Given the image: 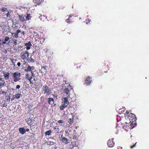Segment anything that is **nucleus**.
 I'll list each match as a JSON object with an SVG mask.
<instances>
[{"label":"nucleus","instance_id":"f257e3e1","mask_svg":"<svg viewBox=\"0 0 149 149\" xmlns=\"http://www.w3.org/2000/svg\"><path fill=\"white\" fill-rule=\"evenodd\" d=\"M135 123H133L127 120V121L125 122L124 124V125L123 126V128L128 131L134 127V124Z\"/></svg>","mask_w":149,"mask_h":149},{"label":"nucleus","instance_id":"f03ea898","mask_svg":"<svg viewBox=\"0 0 149 149\" xmlns=\"http://www.w3.org/2000/svg\"><path fill=\"white\" fill-rule=\"evenodd\" d=\"M127 117V119H129V121L132 123L135 122L137 119L136 115L132 113H130L129 115H128Z\"/></svg>","mask_w":149,"mask_h":149},{"label":"nucleus","instance_id":"7ed1b4c3","mask_svg":"<svg viewBox=\"0 0 149 149\" xmlns=\"http://www.w3.org/2000/svg\"><path fill=\"white\" fill-rule=\"evenodd\" d=\"M42 89L44 92L43 94H46L48 95H50L52 93V90L50 88L47 86V85H44L42 87Z\"/></svg>","mask_w":149,"mask_h":149},{"label":"nucleus","instance_id":"20e7f679","mask_svg":"<svg viewBox=\"0 0 149 149\" xmlns=\"http://www.w3.org/2000/svg\"><path fill=\"white\" fill-rule=\"evenodd\" d=\"M12 77L14 78L13 81L16 82L20 79L21 73L19 72H15L12 74Z\"/></svg>","mask_w":149,"mask_h":149},{"label":"nucleus","instance_id":"39448f33","mask_svg":"<svg viewBox=\"0 0 149 149\" xmlns=\"http://www.w3.org/2000/svg\"><path fill=\"white\" fill-rule=\"evenodd\" d=\"M29 55V52L27 51H23L20 54L21 57L23 60H27Z\"/></svg>","mask_w":149,"mask_h":149},{"label":"nucleus","instance_id":"423d86ee","mask_svg":"<svg viewBox=\"0 0 149 149\" xmlns=\"http://www.w3.org/2000/svg\"><path fill=\"white\" fill-rule=\"evenodd\" d=\"M31 77H29V74L28 73H27L25 74L26 78L29 80L30 82V84H33V81L31 80V79L33 77L35 76L34 72L32 71H31Z\"/></svg>","mask_w":149,"mask_h":149},{"label":"nucleus","instance_id":"0eeeda50","mask_svg":"<svg viewBox=\"0 0 149 149\" xmlns=\"http://www.w3.org/2000/svg\"><path fill=\"white\" fill-rule=\"evenodd\" d=\"M92 81L91 78L90 76H88L85 79L84 84L87 86L90 85Z\"/></svg>","mask_w":149,"mask_h":149},{"label":"nucleus","instance_id":"6e6552de","mask_svg":"<svg viewBox=\"0 0 149 149\" xmlns=\"http://www.w3.org/2000/svg\"><path fill=\"white\" fill-rule=\"evenodd\" d=\"M113 139H109L107 142V145L109 147H112L114 145V142L113 141Z\"/></svg>","mask_w":149,"mask_h":149},{"label":"nucleus","instance_id":"1a4fd4ad","mask_svg":"<svg viewBox=\"0 0 149 149\" xmlns=\"http://www.w3.org/2000/svg\"><path fill=\"white\" fill-rule=\"evenodd\" d=\"M28 66L26 68L24 69V71L26 72H30L32 71L34 69L35 67L32 66H30L29 65H28Z\"/></svg>","mask_w":149,"mask_h":149},{"label":"nucleus","instance_id":"9d476101","mask_svg":"<svg viewBox=\"0 0 149 149\" xmlns=\"http://www.w3.org/2000/svg\"><path fill=\"white\" fill-rule=\"evenodd\" d=\"M70 98L67 97H64L62 99V102L61 103L65 104L68 105L69 104V102L68 101V99Z\"/></svg>","mask_w":149,"mask_h":149},{"label":"nucleus","instance_id":"9b49d317","mask_svg":"<svg viewBox=\"0 0 149 149\" xmlns=\"http://www.w3.org/2000/svg\"><path fill=\"white\" fill-rule=\"evenodd\" d=\"M3 74L4 79L6 80H8L9 78L10 73L8 72H3Z\"/></svg>","mask_w":149,"mask_h":149},{"label":"nucleus","instance_id":"f8f14e48","mask_svg":"<svg viewBox=\"0 0 149 149\" xmlns=\"http://www.w3.org/2000/svg\"><path fill=\"white\" fill-rule=\"evenodd\" d=\"M63 92L66 94V96H67L66 97L70 98V90L68 88H66L65 89Z\"/></svg>","mask_w":149,"mask_h":149},{"label":"nucleus","instance_id":"ddd939ff","mask_svg":"<svg viewBox=\"0 0 149 149\" xmlns=\"http://www.w3.org/2000/svg\"><path fill=\"white\" fill-rule=\"evenodd\" d=\"M33 2L36 4V5H39L43 2L44 0H33Z\"/></svg>","mask_w":149,"mask_h":149},{"label":"nucleus","instance_id":"4468645a","mask_svg":"<svg viewBox=\"0 0 149 149\" xmlns=\"http://www.w3.org/2000/svg\"><path fill=\"white\" fill-rule=\"evenodd\" d=\"M47 101L49 104L52 105L54 104V100L52 98H48Z\"/></svg>","mask_w":149,"mask_h":149},{"label":"nucleus","instance_id":"2eb2a0df","mask_svg":"<svg viewBox=\"0 0 149 149\" xmlns=\"http://www.w3.org/2000/svg\"><path fill=\"white\" fill-rule=\"evenodd\" d=\"M62 141L65 144H68L69 142V140L65 137H63L61 139Z\"/></svg>","mask_w":149,"mask_h":149},{"label":"nucleus","instance_id":"dca6fc26","mask_svg":"<svg viewBox=\"0 0 149 149\" xmlns=\"http://www.w3.org/2000/svg\"><path fill=\"white\" fill-rule=\"evenodd\" d=\"M25 45L26 46V49L27 50H29L30 49L31 47L32 46L31 42L29 41L28 43L25 44Z\"/></svg>","mask_w":149,"mask_h":149},{"label":"nucleus","instance_id":"f3484780","mask_svg":"<svg viewBox=\"0 0 149 149\" xmlns=\"http://www.w3.org/2000/svg\"><path fill=\"white\" fill-rule=\"evenodd\" d=\"M18 16L19 18V19L20 20V22H23L26 21L23 15H18Z\"/></svg>","mask_w":149,"mask_h":149},{"label":"nucleus","instance_id":"a211bd4d","mask_svg":"<svg viewBox=\"0 0 149 149\" xmlns=\"http://www.w3.org/2000/svg\"><path fill=\"white\" fill-rule=\"evenodd\" d=\"M19 131L20 133L22 134H24L26 132V130L23 127L19 128Z\"/></svg>","mask_w":149,"mask_h":149},{"label":"nucleus","instance_id":"6ab92c4d","mask_svg":"<svg viewBox=\"0 0 149 149\" xmlns=\"http://www.w3.org/2000/svg\"><path fill=\"white\" fill-rule=\"evenodd\" d=\"M68 105H66L65 104L62 103V104L60 107V109L61 110H63V109L65 108Z\"/></svg>","mask_w":149,"mask_h":149},{"label":"nucleus","instance_id":"aec40b11","mask_svg":"<svg viewBox=\"0 0 149 149\" xmlns=\"http://www.w3.org/2000/svg\"><path fill=\"white\" fill-rule=\"evenodd\" d=\"M31 119L30 118H27L26 119V122L30 125H33V123L31 122Z\"/></svg>","mask_w":149,"mask_h":149},{"label":"nucleus","instance_id":"412c9836","mask_svg":"<svg viewBox=\"0 0 149 149\" xmlns=\"http://www.w3.org/2000/svg\"><path fill=\"white\" fill-rule=\"evenodd\" d=\"M73 117L72 116V118H70L68 121V123H69V125H71L73 123Z\"/></svg>","mask_w":149,"mask_h":149},{"label":"nucleus","instance_id":"4be33fe9","mask_svg":"<svg viewBox=\"0 0 149 149\" xmlns=\"http://www.w3.org/2000/svg\"><path fill=\"white\" fill-rule=\"evenodd\" d=\"M15 95V98H16V99H19L21 97L22 94L20 93H18Z\"/></svg>","mask_w":149,"mask_h":149},{"label":"nucleus","instance_id":"5701e85b","mask_svg":"<svg viewBox=\"0 0 149 149\" xmlns=\"http://www.w3.org/2000/svg\"><path fill=\"white\" fill-rule=\"evenodd\" d=\"M52 131L51 130H48L45 133V136L47 135L49 136L52 133Z\"/></svg>","mask_w":149,"mask_h":149},{"label":"nucleus","instance_id":"b1692460","mask_svg":"<svg viewBox=\"0 0 149 149\" xmlns=\"http://www.w3.org/2000/svg\"><path fill=\"white\" fill-rule=\"evenodd\" d=\"M11 34L14 35V37L15 38H17L18 37V34L15 31V33H12Z\"/></svg>","mask_w":149,"mask_h":149},{"label":"nucleus","instance_id":"393cba45","mask_svg":"<svg viewBox=\"0 0 149 149\" xmlns=\"http://www.w3.org/2000/svg\"><path fill=\"white\" fill-rule=\"evenodd\" d=\"M77 139H78V134L77 133H75L74 135L73 136V139H75L77 140Z\"/></svg>","mask_w":149,"mask_h":149},{"label":"nucleus","instance_id":"a878e982","mask_svg":"<svg viewBox=\"0 0 149 149\" xmlns=\"http://www.w3.org/2000/svg\"><path fill=\"white\" fill-rule=\"evenodd\" d=\"M31 15L29 14H28L27 15V16L26 17V20H29L31 19Z\"/></svg>","mask_w":149,"mask_h":149},{"label":"nucleus","instance_id":"bb28decb","mask_svg":"<svg viewBox=\"0 0 149 149\" xmlns=\"http://www.w3.org/2000/svg\"><path fill=\"white\" fill-rule=\"evenodd\" d=\"M0 82V84L2 86H4V84H5V81L4 80H2Z\"/></svg>","mask_w":149,"mask_h":149},{"label":"nucleus","instance_id":"cd10ccee","mask_svg":"<svg viewBox=\"0 0 149 149\" xmlns=\"http://www.w3.org/2000/svg\"><path fill=\"white\" fill-rule=\"evenodd\" d=\"M9 39L10 38L9 37H8V36H6V37H5L4 38V41H5L6 42H7L9 40Z\"/></svg>","mask_w":149,"mask_h":149},{"label":"nucleus","instance_id":"c85d7f7f","mask_svg":"<svg viewBox=\"0 0 149 149\" xmlns=\"http://www.w3.org/2000/svg\"><path fill=\"white\" fill-rule=\"evenodd\" d=\"M5 99L7 101H10V96L8 95L6 96L5 97Z\"/></svg>","mask_w":149,"mask_h":149},{"label":"nucleus","instance_id":"c756f323","mask_svg":"<svg viewBox=\"0 0 149 149\" xmlns=\"http://www.w3.org/2000/svg\"><path fill=\"white\" fill-rule=\"evenodd\" d=\"M7 8H3L0 9L1 11L5 12Z\"/></svg>","mask_w":149,"mask_h":149},{"label":"nucleus","instance_id":"7c9ffc66","mask_svg":"<svg viewBox=\"0 0 149 149\" xmlns=\"http://www.w3.org/2000/svg\"><path fill=\"white\" fill-rule=\"evenodd\" d=\"M65 22L67 23H70L71 22V19L70 18H69L68 19H66Z\"/></svg>","mask_w":149,"mask_h":149},{"label":"nucleus","instance_id":"2f4dec72","mask_svg":"<svg viewBox=\"0 0 149 149\" xmlns=\"http://www.w3.org/2000/svg\"><path fill=\"white\" fill-rule=\"evenodd\" d=\"M17 40L14 39H13V41L14 42V44L15 45H17Z\"/></svg>","mask_w":149,"mask_h":149},{"label":"nucleus","instance_id":"473e14b6","mask_svg":"<svg viewBox=\"0 0 149 149\" xmlns=\"http://www.w3.org/2000/svg\"><path fill=\"white\" fill-rule=\"evenodd\" d=\"M129 114H130V111H127L125 113V114L126 116L125 117L127 118L126 116H127L128 115H129Z\"/></svg>","mask_w":149,"mask_h":149},{"label":"nucleus","instance_id":"72a5a7b5","mask_svg":"<svg viewBox=\"0 0 149 149\" xmlns=\"http://www.w3.org/2000/svg\"><path fill=\"white\" fill-rule=\"evenodd\" d=\"M137 143V142H136L135 144H134L132 146H130L131 148L132 149L133 148H134V147H135L136 146V145Z\"/></svg>","mask_w":149,"mask_h":149},{"label":"nucleus","instance_id":"f704fd0d","mask_svg":"<svg viewBox=\"0 0 149 149\" xmlns=\"http://www.w3.org/2000/svg\"><path fill=\"white\" fill-rule=\"evenodd\" d=\"M32 55L31 56V58H30V61L31 62H32V63H33L34 62V60L32 58Z\"/></svg>","mask_w":149,"mask_h":149},{"label":"nucleus","instance_id":"c9c22d12","mask_svg":"<svg viewBox=\"0 0 149 149\" xmlns=\"http://www.w3.org/2000/svg\"><path fill=\"white\" fill-rule=\"evenodd\" d=\"M10 13H9V12H8V13H7L6 15L8 17H10L11 15H10Z\"/></svg>","mask_w":149,"mask_h":149},{"label":"nucleus","instance_id":"e433bc0d","mask_svg":"<svg viewBox=\"0 0 149 149\" xmlns=\"http://www.w3.org/2000/svg\"><path fill=\"white\" fill-rule=\"evenodd\" d=\"M58 122L59 123H63V120H59L58 121Z\"/></svg>","mask_w":149,"mask_h":149},{"label":"nucleus","instance_id":"4c0bfd02","mask_svg":"<svg viewBox=\"0 0 149 149\" xmlns=\"http://www.w3.org/2000/svg\"><path fill=\"white\" fill-rule=\"evenodd\" d=\"M15 99H16V98H15V95H13V97L11 99V100L13 101V100H15Z\"/></svg>","mask_w":149,"mask_h":149},{"label":"nucleus","instance_id":"58836bf2","mask_svg":"<svg viewBox=\"0 0 149 149\" xmlns=\"http://www.w3.org/2000/svg\"><path fill=\"white\" fill-rule=\"evenodd\" d=\"M20 87V86L19 85H17L16 86V88L17 89H19Z\"/></svg>","mask_w":149,"mask_h":149},{"label":"nucleus","instance_id":"ea45409f","mask_svg":"<svg viewBox=\"0 0 149 149\" xmlns=\"http://www.w3.org/2000/svg\"><path fill=\"white\" fill-rule=\"evenodd\" d=\"M2 94H3V95H5L6 94V92H5L4 91H3L2 92Z\"/></svg>","mask_w":149,"mask_h":149},{"label":"nucleus","instance_id":"a19ab883","mask_svg":"<svg viewBox=\"0 0 149 149\" xmlns=\"http://www.w3.org/2000/svg\"><path fill=\"white\" fill-rule=\"evenodd\" d=\"M43 67V68L45 70H46L47 68V65H44Z\"/></svg>","mask_w":149,"mask_h":149},{"label":"nucleus","instance_id":"79ce46f5","mask_svg":"<svg viewBox=\"0 0 149 149\" xmlns=\"http://www.w3.org/2000/svg\"><path fill=\"white\" fill-rule=\"evenodd\" d=\"M73 148L74 149H79V147H78V146H74L73 147Z\"/></svg>","mask_w":149,"mask_h":149},{"label":"nucleus","instance_id":"37998d69","mask_svg":"<svg viewBox=\"0 0 149 149\" xmlns=\"http://www.w3.org/2000/svg\"><path fill=\"white\" fill-rule=\"evenodd\" d=\"M73 16H74V15H73V14H71L69 15V18H71Z\"/></svg>","mask_w":149,"mask_h":149},{"label":"nucleus","instance_id":"c03bdc74","mask_svg":"<svg viewBox=\"0 0 149 149\" xmlns=\"http://www.w3.org/2000/svg\"><path fill=\"white\" fill-rule=\"evenodd\" d=\"M16 31L18 34L21 32L20 30L19 29L17 30Z\"/></svg>","mask_w":149,"mask_h":149},{"label":"nucleus","instance_id":"a18cd8bd","mask_svg":"<svg viewBox=\"0 0 149 149\" xmlns=\"http://www.w3.org/2000/svg\"><path fill=\"white\" fill-rule=\"evenodd\" d=\"M20 65H21L20 63L19 62L17 63V65L19 67L20 66Z\"/></svg>","mask_w":149,"mask_h":149},{"label":"nucleus","instance_id":"49530a36","mask_svg":"<svg viewBox=\"0 0 149 149\" xmlns=\"http://www.w3.org/2000/svg\"><path fill=\"white\" fill-rule=\"evenodd\" d=\"M123 148L120 146H118V149H122Z\"/></svg>","mask_w":149,"mask_h":149},{"label":"nucleus","instance_id":"de8ad7c7","mask_svg":"<svg viewBox=\"0 0 149 149\" xmlns=\"http://www.w3.org/2000/svg\"><path fill=\"white\" fill-rule=\"evenodd\" d=\"M107 68H109V65H110V64L109 63H108L107 62Z\"/></svg>","mask_w":149,"mask_h":149},{"label":"nucleus","instance_id":"09e8293b","mask_svg":"<svg viewBox=\"0 0 149 149\" xmlns=\"http://www.w3.org/2000/svg\"><path fill=\"white\" fill-rule=\"evenodd\" d=\"M86 21L88 22H90L91 21V19H87Z\"/></svg>","mask_w":149,"mask_h":149},{"label":"nucleus","instance_id":"8fccbe9b","mask_svg":"<svg viewBox=\"0 0 149 149\" xmlns=\"http://www.w3.org/2000/svg\"><path fill=\"white\" fill-rule=\"evenodd\" d=\"M35 121V120H31V122L33 123V125L34 123V122Z\"/></svg>","mask_w":149,"mask_h":149},{"label":"nucleus","instance_id":"3c124183","mask_svg":"<svg viewBox=\"0 0 149 149\" xmlns=\"http://www.w3.org/2000/svg\"><path fill=\"white\" fill-rule=\"evenodd\" d=\"M2 44H5L6 43V42L4 41H2Z\"/></svg>","mask_w":149,"mask_h":149},{"label":"nucleus","instance_id":"603ef678","mask_svg":"<svg viewBox=\"0 0 149 149\" xmlns=\"http://www.w3.org/2000/svg\"><path fill=\"white\" fill-rule=\"evenodd\" d=\"M33 127H34V125H32V126H31V130L32 131H33L32 129H33Z\"/></svg>","mask_w":149,"mask_h":149},{"label":"nucleus","instance_id":"864d4df0","mask_svg":"<svg viewBox=\"0 0 149 149\" xmlns=\"http://www.w3.org/2000/svg\"><path fill=\"white\" fill-rule=\"evenodd\" d=\"M22 33L23 35H24L25 34V32L24 31H22Z\"/></svg>","mask_w":149,"mask_h":149},{"label":"nucleus","instance_id":"5fc2aeb1","mask_svg":"<svg viewBox=\"0 0 149 149\" xmlns=\"http://www.w3.org/2000/svg\"><path fill=\"white\" fill-rule=\"evenodd\" d=\"M26 131L27 132H28L29 131V129H26Z\"/></svg>","mask_w":149,"mask_h":149},{"label":"nucleus","instance_id":"6e6d98bb","mask_svg":"<svg viewBox=\"0 0 149 149\" xmlns=\"http://www.w3.org/2000/svg\"><path fill=\"white\" fill-rule=\"evenodd\" d=\"M1 39H0V46H1V45H2V44L1 43Z\"/></svg>","mask_w":149,"mask_h":149},{"label":"nucleus","instance_id":"4d7b16f0","mask_svg":"<svg viewBox=\"0 0 149 149\" xmlns=\"http://www.w3.org/2000/svg\"><path fill=\"white\" fill-rule=\"evenodd\" d=\"M65 132L66 134L68 133V130H65Z\"/></svg>","mask_w":149,"mask_h":149},{"label":"nucleus","instance_id":"13d9d810","mask_svg":"<svg viewBox=\"0 0 149 149\" xmlns=\"http://www.w3.org/2000/svg\"><path fill=\"white\" fill-rule=\"evenodd\" d=\"M3 86L0 84V89Z\"/></svg>","mask_w":149,"mask_h":149},{"label":"nucleus","instance_id":"bf43d9fd","mask_svg":"<svg viewBox=\"0 0 149 149\" xmlns=\"http://www.w3.org/2000/svg\"><path fill=\"white\" fill-rule=\"evenodd\" d=\"M65 84H68V82H66V81H65Z\"/></svg>","mask_w":149,"mask_h":149},{"label":"nucleus","instance_id":"052dcab7","mask_svg":"<svg viewBox=\"0 0 149 149\" xmlns=\"http://www.w3.org/2000/svg\"><path fill=\"white\" fill-rule=\"evenodd\" d=\"M54 97H56L57 96H56L55 95H53Z\"/></svg>","mask_w":149,"mask_h":149},{"label":"nucleus","instance_id":"680f3d73","mask_svg":"<svg viewBox=\"0 0 149 149\" xmlns=\"http://www.w3.org/2000/svg\"><path fill=\"white\" fill-rule=\"evenodd\" d=\"M123 109H120L119 110V111H121V110H122Z\"/></svg>","mask_w":149,"mask_h":149},{"label":"nucleus","instance_id":"e2e57ef3","mask_svg":"<svg viewBox=\"0 0 149 149\" xmlns=\"http://www.w3.org/2000/svg\"><path fill=\"white\" fill-rule=\"evenodd\" d=\"M125 111V110H124V109H123V111Z\"/></svg>","mask_w":149,"mask_h":149},{"label":"nucleus","instance_id":"0e129e2a","mask_svg":"<svg viewBox=\"0 0 149 149\" xmlns=\"http://www.w3.org/2000/svg\"><path fill=\"white\" fill-rule=\"evenodd\" d=\"M11 61H13V59H11Z\"/></svg>","mask_w":149,"mask_h":149},{"label":"nucleus","instance_id":"69168bd1","mask_svg":"<svg viewBox=\"0 0 149 149\" xmlns=\"http://www.w3.org/2000/svg\"><path fill=\"white\" fill-rule=\"evenodd\" d=\"M3 107H4V105H3Z\"/></svg>","mask_w":149,"mask_h":149},{"label":"nucleus","instance_id":"338daca9","mask_svg":"<svg viewBox=\"0 0 149 149\" xmlns=\"http://www.w3.org/2000/svg\"><path fill=\"white\" fill-rule=\"evenodd\" d=\"M70 149H72V148H70Z\"/></svg>","mask_w":149,"mask_h":149}]
</instances>
